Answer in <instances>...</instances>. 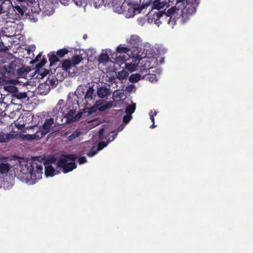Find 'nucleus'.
I'll return each mask as SVG.
<instances>
[{"mask_svg":"<svg viewBox=\"0 0 253 253\" xmlns=\"http://www.w3.org/2000/svg\"><path fill=\"white\" fill-rule=\"evenodd\" d=\"M44 163L36 158L27 160L20 158L17 166V176L22 181L29 185L35 184L42 178Z\"/></svg>","mask_w":253,"mask_h":253,"instance_id":"f257e3e1","label":"nucleus"},{"mask_svg":"<svg viewBox=\"0 0 253 253\" xmlns=\"http://www.w3.org/2000/svg\"><path fill=\"white\" fill-rule=\"evenodd\" d=\"M68 101L66 103L67 109L69 111L66 114V117L70 122H74L80 119L83 115L82 111L77 113V109L79 107L78 101L76 98H78L76 93H70L68 96Z\"/></svg>","mask_w":253,"mask_h":253,"instance_id":"f03ea898","label":"nucleus"},{"mask_svg":"<svg viewBox=\"0 0 253 253\" xmlns=\"http://www.w3.org/2000/svg\"><path fill=\"white\" fill-rule=\"evenodd\" d=\"M54 125V120L50 118L46 119L42 126L35 125L33 126L34 129H38L40 133L43 137L45 134L50 132L51 128Z\"/></svg>","mask_w":253,"mask_h":253,"instance_id":"7ed1b4c3","label":"nucleus"},{"mask_svg":"<svg viewBox=\"0 0 253 253\" xmlns=\"http://www.w3.org/2000/svg\"><path fill=\"white\" fill-rule=\"evenodd\" d=\"M57 165L58 168L62 169V171L64 173L70 172L77 168L75 162L67 163V160L64 158L59 159L57 162Z\"/></svg>","mask_w":253,"mask_h":253,"instance_id":"20e7f679","label":"nucleus"},{"mask_svg":"<svg viewBox=\"0 0 253 253\" xmlns=\"http://www.w3.org/2000/svg\"><path fill=\"white\" fill-rule=\"evenodd\" d=\"M12 8L15 13L16 19L22 18L27 9V7L21 3L20 5H13Z\"/></svg>","mask_w":253,"mask_h":253,"instance_id":"39448f33","label":"nucleus"},{"mask_svg":"<svg viewBox=\"0 0 253 253\" xmlns=\"http://www.w3.org/2000/svg\"><path fill=\"white\" fill-rule=\"evenodd\" d=\"M196 9L194 3H187L182 11L181 15L184 18V14L192 15L196 12Z\"/></svg>","mask_w":253,"mask_h":253,"instance_id":"423d86ee","label":"nucleus"},{"mask_svg":"<svg viewBox=\"0 0 253 253\" xmlns=\"http://www.w3.org/2000/svg\"><path fill=\"white\" fill-rule=\"evenodd\" d=\"M64 107V101L63 99H60L56 104L55 108L53 109V113L55 115H57L59 113L62 115H65Z\"/></svg>","mask_w":253,"mask_h":253,"instance_id":"0eeeda50","label":"nucleus"},{"mask_svg":"<svg viewBox=\"0 0 253 253\" xmlns=\"http://www.w3.org/2000/svg\"><path fill=\"white\" fill-rule=\"evenodd\" d=\"M16 65L13 62H10L7 65H4L3 66V70L5 71L9 76L14 75L16 71Z\"/></svg>","mask_w":253,"mask_h":253,"instance_id":"6e6552de","label":"nucleus"},{"mask_svg":"<svg viewBox=\"0 0 253 253\" xmlns=\"http://www.w3.org/2000/svg\"><path fill=\"white\" fill-rule=\"evenodd\" d=\"M165 14H163V11H158L157 12H154L152 15V20H154L155 23L156 24H162L163 21L161 20L162 18L164 17Z\"/></svg>","mask_w":253,"mask_h":253,"instance_id":"1a4fd4ad","label":"nucleus"},{"mask_svg":"<svg viewBox=\"0 0 253 253\" xmlns=\"http://www.w3.org/2000/svg\"><path fill=\"white\" fill-rule=\"evenodd\" d=\"M94 91L93 87L91 86L88 87L84 97L86 104H87L89 101H91L94 98V97L95 96L94 95Z\"/></svg>","mask_w":253,"mask_h":253,"instance_id":"9d476101","label":"nucleus"},{"mask_svg":"<svg viewBox=\"0 0 253 253\" xmlns=\"http://www.w3.org/2000/svg\"><path fill=\"white\" fill-rule=\"evenodd\" d=\"M48 57L50 62V66L52 67L59 61V57L55 51H51L48 54Z\"/></svg>","mask_w":253,"mask_h":253,"instance_id":"9b49d317","label":"nucleus"},{"mask_svg":"<svg viewBox=\"0 0 253 253\" xmlns=\"http://www.w3.org/2000/svg\"><path fill=\"white\" fill-rule=\"evenodd\" d=\"M179 9L177 8L175 6H172L166 12H163V14H165V17L168 18L167 21H169L171 19L172 17L175 14Z\"/></svg>","mask_w":253,"mask_h":253,"instance_id":"f8f14e48","label":"nucleus"},{"mask_svg":"<svg viewBox=\"0 0 253 253\" xmlns=\"http://www.w3.org/2000/svg\"><path fill=\"white\" fill-rule=\"evenodd\" d=\"M98 97L103 98L110 94V90L105 86L99 87L97 91Z\"/></svg>","mask_w":253,"mask_h":253,"instance_id":"ddd939ff","label":"nucleus"},{"mask_svg":"<svg viewBox=\"0 0 253 253\" xmlns=\"http://www.w3.org/2000/svg\"><path fill=\"white\" fill-rule=\"evenodd\" d=\"M62 67L63 70L67 72L70 73V69L72 67H75L73 65L71 60L66 59L64 60L62 63Z\"/></svg>","mask_w":253,"mask_h":253,"instance_id":"4468645a","label":"nucleus"},{"mask_svg":"<svg viewBox=\"0 0 253 253\" xmlns=\"http://www.w3.org/2000/svg\"><path fill=\"white\" fill-rule=\"evenodd\" d=\"M10 166L8 163H0V174L7 175L10 170Z\"/></svg>","mask_w":253,"mask_h":253,"instance_id":"2eb2a0df","label":"nucleus"},{"mask_svg":"<svg viewBox=\"0 0 253 253\" xmlns=\"http://www.w3.org/2000/svg\"><path fill=\"white\" fill-rule=\"evenodd\" d=\"M33 131H35V133L33 134H28L27 135V138L28 140H35L39 139L42 138V135L40 133V132L38 129H34L33 126L31 127Z\"/></svg>","mask_w":253,"mask_h":253,"instance_id":"dca6fc26","label":"nucleus"},{"mask_svg":"<svg viewBox=\"0 0 253 253\" xmlns=\"http://www.w3.org/2000/svg\"><path fill=\"white\" fill-rule=\"evenodd\" d=\"M98 109H97V107L95 106L94 105L92 107L90 108H85L84 109L83 111V115L84 116H88L91 114H92L94 113H95Z\"/></svg>","mask_w":253,"mask_h":253,"instance_id":"f3484780","label":"nucleus"},{"mask_svg":"<svg viewBox=\"0 0 253 253\" xmlns=\"http://www.w3.org/2000/svg\"><path fill=\"white\" fill-rule=\"evenodd\" d=\"M115 58L112 57L113 58L115 59V63L117 64H119L120 65L124 63L127 59V57L126 55H117V54L115 55Z\"/></svg>","mask_w":253,"mask_h":253,"instance_id":"a211bd4d","label":"nucleus"},{"mask_svg":"<svg viewBox=\"0 0 253 253\" xmlns=\"http://www.w3.org/2000/svg\"><path fill=\"white\" fill-rule=\"evenodd\" d=\"M55 169L51 165L45 166V174L46 176H53L54 174Z\"/></svg>","mask_w":253,"mask_h":253,"instance_id":"6ab92c4d","label":"nucleus"},{"mask_svg":"<svg viewBox=\"0 0 253 253\" xmlns=\"http://www.w3.org/2000/svg\"><path fill=\"white\" fill-rule=\"evenodd\" d=\"M113 106V102L111 101L107 102L106 103H105L104 105H101L99 107V108H98L97 109H98V111H99L100 112H103V111L106 110L107 109L112 108Z\"/></svg>","mask_w":253,"mask_h":253,"instance_id":"aec40b11","label":"nucleus"},{"mask_svg":"<svg viewBox=\"0 0 253 253\" xmlns=\"http://www.w3.org/2000/svg\"><path fill=\"white\" fill-rule=\"evenodd\" d=\"M4 90L8 92L14 94L16 91H18V88L14 85H7L3 87Z\"/></svg>","mask_w":253,"mask_h":253,"instance_id":"412c9836","label":"nucleus"},{"mask_svg":"<svg viewBox=\"0 0 253 253\" xmlns=\"http://www.w3.org/2000/svg\"><path fill=\"white\" fill-rule=\"evenodd\" d=\"M165 3L163 1H160V0H155L153 3V8L157 9L158 11L160 9L163 8L165 5Z\"/></svg>","mask_w":253,"mask_h":253,"instance_id":"4be33fe9","label":"nucleus"},{"mask_svg":"<svg viewBox=\"0 0 253 253\" xmlns=\"http://www.w3.org/2000/svg\"><path fill=\"white\" fill-rule=\"evenodd\" d=\"M121 44L117 47L116 49V52L118 53H127L128 54L129 52L131 51V50L129 48L126 46H121Z\"/></svg>","mask_w":253,"mask_h":253,"instance_id":"5701e85b","label":"nucleus"},{"mask_svg":"<svg viewBox=\"0 0 253 253\" xmlns=\"http://www.w3.org/2000/svg\"><path fill=\"white\" fill-rule=\"evenodd\" d=\"M83 60V58L82 57L81 55H77L74 56L72 58V62L75 67L76 66L80 63Z\"/></svg>","mask_w":253,"mask_h":253,"instance_id":"b1692460","label":"nucleus"},{"mask_svg":"<svg viewBox=\"0 0 253 253\" xmlns=\"http://www.w3.org/2000/svg\"><path fill=\"white\" fill-rule=\"evenodd\" d=\"M114 139H115V136H114L113 137L112 139H111V140L109 139L107 142L101 141V142H99L98 144V145H97V150H98V151H99L102 150L104 148L106 147L107 146V145L108 144V143L110 142H111L112 141H113Z\"/></svg>","mask_w":253,"mask_h":253,"instance_id":"393cba45","label":"nucleus"},{"mask_svg":"<svg viewBox=\"0 0 253 253\" xmlns=\"http://www.w3.org/2000/svg\"><path fill=\"white\" fill-rule=\"evenodd\" d=\"M142 79H145L146 80H148L152 83L157 81V77H156V75L148 73V74L144 75L142 77Z\"/></svg>","mask_w":253,"mask_h":253,"instance_id":"a878e982","label":"nucleus"},{"mask_svg":"<svg viewBox=\"0 0 253 253\" xmlns=\"http://www.w3.org/2000/svg\"><path fill=\"white\" fill-rule=\"evenodd\" d=\"M142 78L141 75L139 74H132L129 77V81L132 83H136Z\"/></svg>","mask_w":253,"mask_h":253,"instance_id":"bb28decb","label":"nucleus"},{"mask_svg":"<svg viewBox=\"0 0 253 253\" xmlns=\"http://www.w3.org/2000/svg\"><path fill=\"white\" fill-rule=\"evenodd\" d=\"M12 96L19 99H22L25 98L27 95L26 92H19L18 90L12 94Z\"/></svg>","mask_w":253,"mask_h":253,"instance_id":"cd10ccee","label":"nucleus"},{"mask_svg":"<svg viewBox=\"0 0 253 253\" xmlns=\"http://www.w3.org/2000/svg\"><path fill=\"white\" fill-rule=\"evenodd\" d=\"M109 57L107 53H101L98 58L99 63H104L109 60Z\"/></svg>","mask_w":253,"mask_h":253,"instance_id":"c85d7f7f","label":"nucleus"},{"mask_svg":"<svg viewBox=\"0 0 253 253\" xmlns=\"http://www.w3.org/2000/svg\"><path fill=\"white\" fill-rule=\"evenodd\" d=\"M81 134V131H79L78 130H76L70 135L68 136V140L69 141H72L80 136Z\"/></svg>","mask_w":253,"mask_h":253,"instance_id":"c756f323","label":"nucleus"},{"mask_svg":"<svg viewBox=\"0 0 253 253\" xmlns=\"http://www.w3.org/2000/svg\"><path fill=\"white\" fill-rule=\"evenodd\" d=\"M68 52V49L64 48L58 50L56 52V55L59 58H62L64 57L65 54H67Z\"/></svg>","mask_w":253,"mask_h":253,"instance_id":"7c9ffc66","label":"nucleus"},{"mask_svg":"<svg viewBox=\"0 0 253 253\" xmlns=\"http://www.w3.org/2000/svg\"><path fill=\"white\" fill-rule=\"evenodd\" d=\"M63 158L68 159L71 161H75L77 159V157L74 154H64L62 155Z\"/></svg>","mask_w":253,"mask_h":253,"instance_id":"2f4dec72","label":"nucleus"},{"mask_svg":"<svg viewBox=\"0 0 253 253\" xmlns=\"http://www.w3.org/2000/svg\"><path fill=\"white\" fill-rule=\"evenodd\" d=\"M28 71L29 70H26L24 67L20 68L17 70V74L21 76L26 75Z\"/></svg>","mask_w":253,"mask_h":253,"instance_id":"473e14b6","label":"nucleus"},{"mask_svg":"<svg viewBox=\"0 0 253 253\" xmlns=\"http://www.w3.org/2000/svg\"><path fill=\"white\" fill-rule=\"evenodd\" d=\"M135 109V106L134 105H129L126 107L125 111L127 114L131 115V114L134 112Z\"/></svg>","mask_w":253,"mask_h":253,"instance_id":"72a5a7b5","label":"nucleus"},{"mask_svg":"<svg viewBox=\"0 0 253 253\" xmlns=\"http://www.w3.org/2000/svg\"><path fill=\"white\" fill-rule=\"evenodd\" d=\"M128 73L125 71H122L118 73V77L119 79H125L128 77Z\"/></svg>","mask_w":253,"mask_h":253,"instance_id":"f704fd0d","label":"nucleus"},{"mask_svg":"<svg viewBox=\"0 0 253 253\" xmlns=\"http://www.w3.org/2000/svg\"><path fill=\"white\" fill-rule=\"evenodd\" d=\"M15 138V135L11 133H8L6 135L5 139L1 140V142L6 143L8 142L10 139Z\"/></svg>","mask_w":253,"mask_h":253,"instance_id":"c9c22d12","label":"nucleus"},{"mask_svg":"<svg viewBox=\"0 0 253 253\" xmlns=\"http://www.w3.org/2000/svg\"><path fill=\"white\" fill-rule=\"evenodd\" d=\"M126 69L130 72H133L136 70V66L134 64H126Z\"/></svg>","mask_w":253,"mask_h":253,"instance_id":"e433bc0d","label":"nucleus"},{"mask_svg":"<svg viewBox=\"0 0 253 253\" xmlns=\"http://www.w3.org/2000/svg\"><path fill=\"white\" fill-rule=\"evenodd\" d=\"M48 84L51 85H53L56 84L57 80L56 79H55L53 76L51 77L50 76L48 77Z\"/></svg>","mask_w":253,"mask_h":253,"instance_id":"4c0bfd02","label":"nucleus"},{"mask_svg":"<svg viewBox=\"0 0 253 253\" xmlns=\"http://www.w3.org/2000/svg\"><path fill=\"white\" fill-rule=\"evenodd\" d=\"M47 62L46 59L45 57H43L42 58L41 61L37 65V68H42V66H43L45 63Z\"/></svg>","mask_w":253,"mask_h":253,"instance_id":"58836bf2","label":"nucleus"},{"mask_svg":"<svg viewBox=\"0 0 253 253\" xmlns=\"http://www.w3.org/2000/svg\"><path fill=\"white\" fill-rule=\"evenodd\" d=\"M98 152V151L97 150H94V148H92L87 153V155L89 157H91L95 155Z\"/></svg>","mask_w":253,"mask_h":253,"instance_id":"ea45409f","label":"nucleus"},{"mask_svg":"<svg viewBox=\"0 0 253 253\" xmlns=\"http://www.w3.org/2000/svg\"><path fill=\"white\" fill-rule=\"evenodd\" d=\"M131 118H132L131 115L126 114V115H125L123 117V122L127 124L130 121V120L131 119Z\"/></svg>","mask_w":253,"mask_h":253,"instance_id":"a19ab883","label":"nucleus"},{"mask_svg":"<svg viewBox=\"0 0 253 253\" xmlns=\"http://www.w3.org/2000/svg\"><path fill=\"white\" fill-rule=\"evenodd\" d=\"M87 160L84 156H80L78 159V162L80 165H83L86 163Z\"/></svg>","mask_w":253,"mask_h":253,"instance_id":"79ce46f5","label":"nucleus"},{"mask_svg":"<svg viewBox=\"0 0 253 253\" xmlns=\"http://www.w3.org/2000/svg\"><path fill=\"white\" fill-rule=\"evenodd\" d=\"M151 113H152V111L149 113V114H150V119L151 120V121L153 122V124L150 126V127L152 128H154L156 126L155 125V118H154V115H151Z\"/></svg>","mask_w":253,"mask_h":253,"instance_id":"37998d69","label":"nucleus"},{"mask_svg":"<svg viewBox=\"0 0 253 253\" xmlns=\"http://www.w3.org/2000/svg\"><path fill=\"white\" fill-rule=\"evenodd\" d=\"M145 5H143L140 7H138L137 8H134V11L135 13H139L141 12V10L144 8Z\"/></svg>","mask_w":253,"mask_h":253,"instance_id":"c03bdc74","label":"nucleus"},{"mask_svg":"<svg viewBox=\"0 0 253 253\" xmlns=\"http://www.w3.org/2000/svg\"><path fill=\"white\" fill-rule=\"evenodd\" d=\"M104 131V128H101L99 131V138L100 140H103L104 139V138L103 137Z\"/></svg>","mask_w":253,"mask_h":253,"instance_id":"a18cd8bd","label":"nucleus"},{"mask_svg":"<svg viewBox=\"0 0 253 253\" xmlns=\"http://www.w3.org/2000/svg\"><path fill=\"white\" fill-rule=\"evenodd\" d=\"M42 57V53H40L34 60L31 61V63H35L37 62Z\"/></svg>","mask_w":253,"mask_h":253,"instance_id":"49530a36","label":"nucleus"},{"mask_svg":"<svg viewBox=\"0 0 253 253\" xmlns=\"http://www.w3.org/2000/svg\"><path fill=\"white\" fill-rule=\"evenodd\" d=\"M76 4L79 6H82L83 5L84 0H74Z\"/></svg>","mask_w":253,"mask_h":253,"instance_id":"de8ad7c7","label":"nucleus"},{"mask_svg":"<svg viewBox=\"0 0 253 253\" xmlns=\"http://www.w3.org/2000/svg\"><path fill=\"white\" fill-rule=\"evenodd\" d=\"M102 101L99 100V101H96L95 103L94 104V105H95V106H96L97 109H98L102 105Z\"/></svg>","mask_w":253,"mask_h":253,"instance_id":"09e8293b","label":"nucleus"},{"mask_svg":"<svg viewBox=\"0 0 253 253\" xmlns=\"http://www.w3.org/2000/svg\"><path fill=\"white\" fill-rule=\"evenodd\" d=\"M116 135H117V134H114L113 135H110V134H109V135H108V140H107V141H108L109 139H110V140H111V139H112V138H113V137L114 136H115V137Z\"/></svg>","mask_w":253,"mask_h":253,"instance_id":"8fccbe9b","label":"nucleus"},{"mask_svg":"<svg viewBox=\"0 0 253 253\" xmlns=\"http://www.w3.org/2000/svg\"><path fill=\"white\" fill-rule=\"evenodd\" d=\"M168 19H169V18H166V17H163V18H162V19H161V20H162V21H163V22H164V21L165 20L166 22H168V23H169V21H167V20H168Z\"/></svg>","mask_w":253,"mask_h":253,"instance_id":"3c124183","label":"nucleus"},{"mask_svg":"<svg viewBox=\"0 0 253 253\" xmlns=\"http://www.w3.org/2000/svg\"><path fill=\"white\" fill-rule=\"evenodd\" d=\"M3 12H4V11H3L2 10V8L1 7V5H0V15Z\"/></svg>","mask_w":253,"mask_h":253,"instance_id":"603ef678","label":"nucleus"},{"mask_svg":"<svg viewBox=\"0 0 253 253\" xmlns=\"http://www.w3.org/2000/svg\"><path fill=\"white\" fill-rule=\"evenodd\" d=\"M5 136H0V142H1V140H3V139H5Z\"/></svg>","mask_w":253,"mask_h":253,"instance_id":"864d4df0","label":"nucleus"},{"mask_svg":"<svg viewBox=\"0 0 253 253\" xmlns=\"http://www.w3.org/2000/svg\"><path fill=\"white\" fill-rule=\"evenodd\" d=\"M157 114V112H156V111H154V112L153 114L151 113V115H154V117L156 116Z\"/></svg>","mask_w":253,"mask_h":253,"instance_id":"5fc2aeb1","label":"nucleus"},{"mask_svg":"<svg viewBox=\"0 0 253 253\" xmlns=\"http://www.w3.org/2000/svg\"><path fill=\"white\" fill-rule=\"evenodd\" d=\"M135 38V37L134 36H132L131 37V39H130V41H134V38Z\"/></svg>","mask_w":253,"mask_h":253,"instance_id":"6e6d98bb","label":"nucleus"},{"mask_svg":"<svg viewBox=\"0 0 253 253\" xmlns=\"http://www.w3.org/2000/svg\"><path fill=\"white\" fill-rule=\"evenodd\" d=\"M114 132H115V131H112V132H111V133H114Z\"/></svg>","mask_w":253,"mask_h":253,"instance_id":"4d7b16f0","label":"nucleus"}]
</instances>
